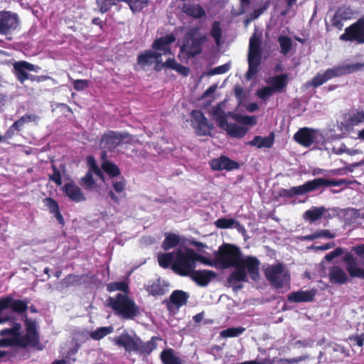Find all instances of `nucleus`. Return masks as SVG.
I'll list each match as a JSON object with an SVG mask.
<instances>
[{"mask_svg": "<svg viewBox=\"0 0 364 364\" xmlns=\"http://www.w3.org/2000/svg\"><path fill=\"white\" fill-rule=\"evenodd\" d=\"M259 260L253 256H247L239 264L233 266L235 270L227 278V282L232 287L234 291L243 288L240 282H247V273L252 280L257 282L259 278Z\"/></svg>", "mask_w": 364, "mask_h": 364, "instance_id": "1", "label": "nucleus"}, {"mask_svg": "<svg viewBox=\"0 0 364 364\" xmlns=\"http://www.w3.org/2000/svg\"><path fill=\"white\" fill-rule=\"evenodd\" d=\"M106 302L107 306L123 318L133 319L139 314V306L126 294L118 293L114 297L109 296Z\"/></svg>", "mask_w": 364, "mask_h": 364, "instance_id": "2", "label": "nucleus"}, {"mask_svg": "<svg viewBox=\"0 0 364 364\" xmlns=\"http://www.w3.org/2000/svg\"><path fill=\"white\" fill-rule=\"evenodd\" d=\"M240 249L230 243H223L215 252V267L222 269L232 267L244 261Z\"/></svg>", "mask_w": 364, "mask_h": 364, "instance_id": "3", "label": "nucleus"}, {"mask_svg": "<svg viewBox=\"0 0 364 364\" xmlns=\"http://www.w3.org/2000/svg\"><path fill=\"white\" fill-rule=\"evenodd\" d=\"M196 269L194 250L186 248L175 251V259L172 264V270L181 277H189Z\"/></svg>", "mask_w": 364, "mask_h": 364, "instance_id": "4", "label": "nucleus"}, {"mask_svg": "<svg viewBox=\"0 0 364 364\" xmlns=\"http://www.w3.org/2000/svg\"><path fill=\"white\" fill-rule=\"evenodd\" d=\"M25 326L26 333L22 335L21 331L18 333L16 338L18 348H38L41 349L40 346V335L38 331L37 323L36 321L30 319L26 315L23 317Z\"/></svg>", "mask_w": 364, "mask_h": 364, "instance_id": "5", "label": "nucleus"}, {"mask_svg": "<svg viewBox=\"0 0 364 364\" xmlns=\"http://www.w3.org/2000/svg\"><path fill=\"white\" fill-rule=\"evenodd\" d=\"M264 275L271 286L276 289L284 287L290 289V274L282 263L269 265L264 270Z\"/></svg>", "mask_w": 364, "mask_h": 364, "instance_id": "6", "label": "nucleus"}, {"mask_svg": "<svg viewBox=\"0 0 364 364\" xmlns=\"http://www.w3.org/2000/svg\"><path fill=\"white\" fill-rule=\"evenodd\" d=\"M261 38L254 33L250 38L248 48V70L246 73L247 79L252 78L258 71L262 60Z\"/></svg>", "mask_w": 364, "mask_h": 364, "instance_id": "7", "label": "nucleus"}, {"mask_svg": "<svg viewBox=\"0 0 364 364\" xmlns=\"http://www.w3.org/2000/svg\"><path fill=\"white\" fill-rule=\"evenodd\" d=\"M198 33V28H190L183 37V44L180 47V53L190 59L196 57L202 52L203 38H196Z\"/></svg>", "mask_w": 364, "mask_h": 364, "instance_id": "8", "label": "nucleus"}, {"mask_svg": "<svg viewBox=\"0 0 364 364\" xmlns=\"http://www.w3.org/2000/svg\"><path fill=\"white\" fill-rule=\"evenodd\" d=\"M132 136L127 132H118L108 130L101 137L100 146L108 151H113L121 143H130Z\"/></svg>", "mask_w": 364, "mask_h": 364, "instance_id": "9", "label": "nucleus"}, {"mask_svg": "<svg viewBox=\"0 0 364 364\" xmlns=\"http://www.w3.org/2000/svg\"><path fill=\"white\" fill-rule=\"evenodd\" d=\"M27 300L14 299L11 296L7 295L0 298V314L5 310L11 309L14 313L22 314L29 309L31 313H37L38 310L34 305L28 307Z\"/></svg>", "mask_w": 364, "mask_h": 364, "instance_id": "10", "label": "nucleus"}, {"mask_svg": "<svg viewBox=\"0 0 364 364\" xmlns=\"http://www.w3.org/2000/svg\"><path fill=\"white\" fill-rule=\"evenodd\" d=\"M339 39L342 41L364 44V15L355 23L346 27Z\"/></svg>", "mask_w": 364, "mask_h": 364, "instance_id": "11", "label": "nucleus"}, {"mask_svg": "<svg viewBox=\"0 0 364 364\" xmlns=\"http://www.w3.org/2000/svg\"><path fill=\"white\" fill-rule=\"evenodd\" d=\"M191 124L198 136H211V131L213 129V125L208 123V119L204 114L197 109L191 112Z\"/></svg>", "mask_w": 364, "mask_h": 364, "instance_id": "12", "label": "nucleus"}, {"mask_svg": "<svg viewBox=\"0 0 364 364\" xmlns=\"http://www.w3.org/2000/svg\"><path fill=\"white\" fill-rule=\"evenodd\" d=\"M19 18L16 13L11 11H0V34L9 35L18 26Z\"/></svg>", "mask_w": 364, "mask_h": 364, "instance_id": "13", "label": "nucleus"}, {"mask_svg": "<svg viewBox=\"0 0 364 364\" xmlns=\"http://www.w3.org/2000/svg\"><path fill=\"white\" fill-rule=\"evenodd\" d=\"M209 165L210 168L215 171H221L224 170L230 171L240 168V165L237 161L230 159L225 155H222L218 158L210 160Z\"/></svg>", "mask_w": 364, "mask_h": 364, "instance_id": "14", "label": "nucleus"}, {"mask_svg": "<svg viewBox=\"0 0 364 364\" xmlns=\"http://www.w3.org/2000/svg\"><path fill=\"white\" fill-rule=\"evenodd\" d=\"M317 131L309 128H300L294 135V139L300 145L304 147H310L314 142L316 138Z\"/></svg>", "mask_w": 364, "mask_h": 364, "instance_id": "15", "label": "nucleus"}, {"mask_svg": "<svg viewBox=\"0 0 364 364\" xmlns=\"http://www.w3.org/2000/svg\"><path fill=\"white\" fill-rule=\"evenodd\" d=\"M38 69H39L38 66L24 60L18 61L14 64L15 76L21 83L29 80L31 75L27 71L36 72Z\"/></svg>", "mask_w": 364, "mask_h": 364, "instance_id": "16", "label": "nucleus"}, {"mask_svg": "<svg viewBox=\"0 0 364 364\" xmlns=\"http://www.w3.org/2000/svg\"><path fill=\"white\" fill-rule=\"evenodd\" d=\"M218 276L217 273L213 270L200 269L195 270L189 276L198 286L206 287L208 284Z\"/></svg>", "mask_w": 364, "mask_h": 364, "instance_id": "17", "label": "nucleus"}, {"mask_svg": "<svg viewBox=\"0 0 364 364\" xmlns=\"http://www.w3.org/2000/svg\"><path fill=\"white\" fill-rule=\"evenodd\" d=\"M62 191L64 194L73 202L80 203L86 200V197L81 191L80 188L73 181L66 183L62 187Z\"/></svg>", "mask_w": 364, "mask_h": 364, "instance_id": "18", "label": "nucleus"}, {"mask_svg": "<svg viewBox=\"0 0 364 364\" xmlns=\"http://www.w3.org/2000/svg\"><path fill=\"white\" fill-rule=\"evenodd\" d=\"M343 261L346 264V270L352 278L364 279V269L358 267L356 259L351 253L347 252Z\"/></svg>", "mask_w": 364, "mask_h": 364, "instance_id": "19", "label": "nucleus"}, {"mask_svg": "<svg viewBox=\"0 0 364 364\" xmlns=\"http://www.w3.org/2000/svg\"><path fill=\"white\" fill-rule=\"evenodd\" d=\"M353 181H349L347 179H328L324 178H317L313 180H311V187L313 191H316L322 187H332V186H340L342 185H350L352 184Z\"/></svg>", "mask_w": 364, "mask_h": 364, "instance_id": "20", "label": "nucleus"}, {"mask_svg": "<svg viewBox=\"0 0 364 364\" xmlns=\"http://www.w3.org/2000/svg\"><path fill=\"white\" fill-rule=\"evenodd\" d=\"M176 41L173 34H168L156 38L152 43L151 48L155 50L163 52L164 55H172L171 45Z\"/></svg>", "mask_w": 364, "mask_h": 364, "instance_id": "21", "label": "nucleus"}, {"mask_svg": "<svg viewBox=\"0 0 364 364\" xmlns=\"http://www.w3.org/2000/svg\"><path fill=\"white\" fill-rule=\"evenodd\" d=\"M353 11L350 7L341 6L336 11L332 19V26L341 30L343 24V21L349 20L352 18Z\"/></svg>", "mask_w": 364, "mask_h": 364, "instance_id": "22", "label": "nucleus"}, {"mask_svg": "<svg viewBox=\"0 0 364 364\" xmlns=\"http://www.w3.org/2000/svg\"><path fill=\"white\" fill-rule=\"evenodd\" d=\"M311 181H308L303 185L291 187L289 189L282 188L279 191V196L282 198H291L296 196H303L312 192Z\"/></svg>", "mask_w": 364, "mask_h": 364, "instance_id": "23", "label": "nucleus"}, {"mask_svg": "<svg viewBox=\"0 0 364 364\" xmlns=\"http://www.w3.org/2000/svg\"><path fill=\"white\" fill-rule=\"evenodd\" d=\"M136 336L133 338L128 333L125 332L119 336L113 338V343L120 347L123 348L125 351L128 353L134 352L136 348Z\"/></svg>", "mask_w": 364, "mask_h": 364, "instance_id": "24", "label": "nucleus"}, {"mask_svg": "<svg viewBox=\"0 0 364 364\" xmlns=\"http://www.w3.org/2000/svg\"><path fill=\"white\" fill-rule=\"evenodd\" d=\"M159 338L153 336L147 342H144L139 337L136 336V348L134 353L143 355H149L157 347L156 341Z\"/></svg>", "mask_w": 364, "mask_h": 364, "instance_id": "25", "label": "nucleus"}, {"mask_svg": "<svg viewBox=\"0 0 364 364\" xmlns=\"http://www.w3.org/2000/svg\"><path fill=\"white\" fill-rule=\"evenodd\" d=\"M336 77H339V74L338 73L336 66H334L333 68H328L322 74H317L312 78L311 82H308V84L316 88L322 85L328 80Z\"/></svg>", "mask_w": 364, "mask_h": 364, "instance_id": "26", "label": "nucleus"}, {"mask_svg": "<svg viewBox=\"0 0 364 364\" xmlns=\"http://www.w3.org/2000/svg\"><path fill=\"white\" fill-rule=\"evenodd\" d=\"M336 77H339V74L338 73L336 66H334L333 68H328L322 74H317L312 78L311 82H308V84L316 88L322 85L328 80Z\"/></svg>", "mask_w": 364, "mask_h": 364, "instance_id": "27", "label": "nucleus"}, {"mask_svg": "<svg viewBox=\"0 0 364 364\" xmlns=\"http://www.w3.org/2000/svg\"><path fill=\"white\" fill-rule=\"evenodd\" d=\"M316 294V289L306 291L299 290L293 291L287 295V300L289 302L301 303L312 301Z\"/></svg>", "mask_w": 364, "mask_h": 364, "instance_id": "28", "label": "nucleus"}, {"mask_svg": "<svg viewBox=\"0 0 364 364\" xmlns=\"http://www.w3.org/2000/svg\"><path fill=\"white\" fill-rule=\"evenodd\" d=\"M329 281L331 284L343 285L348 282L349 278L346 272L339 266H333L329 269Z\"/></svg>", "mask_w": 364, "mask_h": 364, "instance_id": "29", "label": "nucleus"}, {"mask_svg": "<svg viewBox=\"0 0 364 364\" xmlns=\"http://www.w3.org/2000/svg\"><path fill=\"white\" fill-rule=\"evenodd\" d=\"M267 83L269 85L274 92H282L285 90L289 83L288 74L282 73L269 77L267 80Z\"/></svg>", "mask_w": 364, "mask_h": 364, "instance_id": "30", "label": "nucleus"}, {"mask_svg": "<svg viewBox=\"0 0 364 364\" xmlns=\"http://www.w3.org/2000/svg\"><path fill=\"white\" fill-rule=\"evenodd\" d=\"M220 124V129L225 131L227 134L232 137L242 138L247 132V128L236 124L228 123V120H225L224 119H222Z\"/></svg>", "mask_w": 364, "mask_h": 364, "instance_id": "31", "label": "nucleus"}, {"mask_svg": "<svg viewBox=\"0 0 364 364\" xmlns=\"http://www.w3.org/2000/svg\"><path fill=\"white\" fill-rule=\"evenodd\" d=\"M182 11L193 18H200L205 16L204 9L198 4L185 3Z\"/></svg>", "mask_w": 364, "mask_h": 364, "instance_id": "32", "label": "nucleus"}, {"mask_svg": "<svg viewBox=\"0 0 364 364\" xmlns=\"http://www.w3.org/2000/svg\"><path fill=\"white\" fill-rule=\"evenodd\" d=\"M88 274L77 275L74 274H68L63 280L62 284L69 288L70 287L80 286L81 284L87 283V279H89Z\"/></svg>", "mask_w": 364, "mask_h": 364, "instance_id": "33", "label": "nucleus"}, {"mask_svg": "<svg viewBox=\"0 0 364 364\" xmlns=\"http://www.w3.org/2000/svg\"><path fill=\"white\" fill-rule=\"evenodd\" d=\"M274 142V134L271 132L267 136H255L253 139L248 142V144L261 148H271Z\"/></svg>", "mask_w": 364, "mask_h": 364, "instance_id": "34", "label": "nucleus"}, {"mask_svg": "<svg viewBox=\"0 0 364 364\" xmlns=\"http://www.w3.org/2000/svg\"><path fill=\"white\" fill-rule=\"evenodd\" d=\"M188 297V294L183 290H174L169 297V301L179 308L187 304Z\"/></svg>", "mask_w": 364, "mask_h": 364, "instance_id": "35", "label": "nucleus"}, {"mask_svg": "<svg viewBox=\"0 0 364 364\" xmlns=\"http://www.w3.org/2000/svg\"><path fill=\"white\" fill-rule=\"evenodd\" d=\"M161 67L165 68H169L176 70L177 73L183 75V76H188L190 73L188 67L182 65L181 64L176 62L174 58H169L164 63H161Z\"/></svg>", "mask_w": 364, "mask_h": 364, "instance_id": "36", "label": "nucleus"}, {"mask_svg": "<svg viewBox=\"0 0 364 364\" xmlns=\"http://www.w3.org/2000/svg\"><path fill=\"white\" fill-rule=\"evenodd\" d=\"M163 364H185V361L176 356L172 348L165 349L160 354Z\"/></svg>", "mask_w": 364, "mask_h": 364, "instance_id": "37", "label": "nucleus"}, {"mask_svg": "<svg viewBox=\"0 0 364 364\" xmlns=\"http://www.w3.org/2000/svg\"><path fill=\"white\" fill-rule=\"evenodd\" d=\"M326 210V208L323 206L313 207L304 213V219L314 223L319 220Z\"/></svg>", "mask_w": 364, "mask_h": 364, "instance_id": "38", "label": "nucleus"}, {"mask_svg": "<svg viewBox=\"0 0 364 364\" xmlns=\"http://www.w3.org/2000/svg\"><path fill=\"white\" fill-rule=\"evenodd\" d=\"M146 290L150 295L154 296H162L166 293L165 287L162 284L160 278L157 279L156 281L153 282L150 285H149Z\"/></svg>", "mask_w": 364, "mask_h": 364, "instance_id": "39", "label": "nucleus"}, {"mask_svg": "<svg viewBox=\"0 0 364 364\" xmlns=\"http://www.w3.org/2000/svg\"><path fill=\"white\" fill-rule=\"evenodd\" d=\"M101 167L103 171L111 178L117 177L121 174V171L117 165L110 161H103Z\"/></svg>", "mask_w": 364, "mask_h": 364, "instance_id": "40", "label": "nucleus"}, {"mask_svg": "<svg viewBox=\"0 0 364 364\" xmlns=\"http://www.w3.org/2000/svg\"><path fill=\"white\" fill-rule=\"evenodd\" d=\"M180 242V237L174 233H166L162 242V248L168 250L177 246Z\"/></svg>", "mask_w": 364, "mask_h": 364, "instance_id": "41", "label": "nucleus"}, {"mask_svg": "<svg viewBox=\"0 0 364 364\" xmlns=\"http://www.w3.org/2000/svg\"><path fill=\"white\" fill-rule=\"evenodd\" d=\"M364 68V63H357L342 66H336L339 76L348 75Z\"/></svg>", "mask_w": 364, "mask_h": 364, "instance_id": "42", "label": "nucleus"}, {"mask_svg": "<svg viewBox=\"0 0 364 364\" xmlns=\"http://www.w3.org/2000/svg\"><path fill=\"white\" fill-rule=\"evenodd\" d=\"M175 259V252L160 253L158 255V262L161 267L166 269L172 264Z\"/></svg>", "mask_w": 364, "mask_h": 364, "instance_id": "43", "label": "nucleus"}, {"mask_svg": "<svg viewBox=\"0 0 364 364\" xmlns=\"http://www.w3.org/2000/svg\"><path fill=\"white\" fill-rule=\"evenodd\" d=\"M153 63H154V60L152 58L151 50H146L143 53L138 55L137 65L143 70H144L146 66L151 65Z\"/></svg>", "mask_w": 364, "mask_h": 364, "instance_id": "44", "label": "nucleus"}, {"mask_svg": "<svg viewBox=\"0 0 364 364\" xmlns=\"http://www.w3.org/2000/svg\"><path fill=\"white\" fill-rule=\"evenodd\" d=\"M215 225L217 228L220 229H228L232 228L235 225V228H239L241 227L240 223L233 218H221L218 219L215 222Z\"/></svg>", "mask_w": 364, "mask_h": 364, "instance_id": "45", "label": "nucleus"}, {"mask_svg": "<svg viewBox=\"0 0 364 364\" xmlns=\"http://www.w3.org/2000/svg\"><path fill=\"white\" fill-rule=\"evenodd\" d=\"M278 42L281 48L280 52L284 55H288L292 48V41L291 38L287 36L281 35L278 37Z\"/></svg>", "mask_w": 364, "mask_h": 364, "instance_id": "46", "label": "nucleus"}, {"mask_svg": "<svg viewBox=\"0 0 364 364\" xmlns=\"http://www.w3.org/2000/svg\"><path fill=\"white\" fill-rule=\"evenodd\" d=\"M127 3L133 13L140 12L146 7L150 0H121Z\"/></svg>", "mask_w": 364, "mask_h": 364, "instance_id": "47", "label": "nucleus"}, {"mask_svg": "<svg viewBox=\"0 0 364 364\" xmlns=\"http://www.w3.org/2000/svg\"><path fill=\"white\" fill-rule=\"evenodd\" d=\"M113 331L112 326L100 327L91 331L90 337L95 341H99Z\"/></svg>", "mask_w": 364, "mask_h": 364, "instance_id": "48", "label": "nucleus"}, {"mask_svg": "<svg viewBox=\"0 0 364 364\" xmlns=\"http://www.w3.org/2000/svg\"><path fill=\"white\" fill-rule=\"evenodd\" d=\"M210 34L215 40V43L220 45L223 37V30L219 21H215L213 22Z\"/></svg>", "mask_w": 364, "mask_h": 364, "instance_id": "49", "label": "nucleus"}, {"mask_svg": "<svg viewBox=\"0 0 364 364\" xmlns=\"http://www.w3.org/2000/svg\"><path fill=\"white\" fill-rule=\"evenodd\" d=\"M21 325L19 323H14L11 328H6L0 330V336H8V338H17Z\"/></svg>", "mask_w": 364, "mask_h": 364, "instance_id": "50", "label": "nucleus"}, {"mask_svg": "<svg viewBox=\"0 0 364 364\" xmlns=\"http://www.w3.org/2000/svg\"><path fill=\"white\" fill-rule=\"evenodd\" d=\"M245 331L242 326L228 328L220 332V336L223 338L237 337Z\"/></svg>", "mask_w": 364, "mask_h": 364, "instance_id": "51", "label": "nucleus"}, {"mask_svg": "<svg viewBox=\"0 0 364 364\" xmlns=\"http://www.w3.org/2000/svg\"><path fill=\"white\" fill-rule=\"evenodd\" d=\"M232 117L236 122L245 125H255L256 118L254 116L242 115L239 114H232Z\"/></svg>", "mask_w": 364, "mask_h": 364, "instance_id": "52", "label": "nucleus"}, {"mask_svg": "<svg viewBox=\"0 0 364 364\" xmlns=\"http://www.w3.org/2000/svg\"><path fill=\"white\" fill-rule=\"evenodd\" d=\"M122 2L121 0H97V4L102 13L108 11L112 6Z\"/></svg>", "mask_w": 364, "mask_h": 364, "instance_id": "53", "label": "nucleus"}, {"mask_svg": "<svg viewBox=\"0 0 364 364\" xmlns=\"http://www.w3.org/2000/svg\"><path fill=\"white\" fill-rule=\"evenodd\" d=\"M107 290L109 291H121L127 292L129 291V286L125 282H112L107 285Z\"/></svg>", "mask_w": 364, "mask_h": 364, "instance_id": "54", "label": "nucleus"}, {"mask_svg": "<svg viewBox=\"0 0 364 364\" xmlns=\"http://www.w3.org/2000/svg\"><path fill=\"white\" fill-rule=\"evenodd\" d=\"M45 205L49 210L50 214H54L60 210V206L58 202L50 197H47L43 200Z\"/></svg>", "mask_w": 364, "mask_h": 364, "instance_id": "55", "label": "nucleus"}, {"mask_svg": "<svg viewBox=\"0 0 364 364\" xmlns=\"http://www.w3.org/2000/svg\"><path fill=\"white\" fill-rule=\"evenodd\" d=\"M80 183L87 189L92 188L95 184L92 173L88 171L85 176L81 178Z\"/></svg>", "mask_w": 364, "mask_h": 364, "instance_id": "56", "label": "nucleus"}, {"mask_svg": "<svg viewBox=\"0 0 364 364\" xmlns=\"http://www.w3.org/2000/svg\"><path fill=\"white\" fill-rule=\"evenodd\" d=\"M127 181L124 176L119 177V180L112 181V187L117 193H122L126 188Z\"/></svg>", "mask_w": 364, "mask_h": 364, "instance_id": "57", "label": "nucleus"}, {"mask_svg": "<svg viewBox=\"0 0 364 364\" xmlns=\"http://www.w3.org/2000/svg\"><path fill=\"white\" fill-rule=\"evenodd\" d=\"M53 174L49 175V180L54 182L57 186L62 185V176L59 169L54 165H52Z\"/></svg>", "mask_w": 364, "mask_h": 364, "instance_id": "58", "label": "nucleus"}, {"mask_svg": "<svg viewBox=\"0 0 364 364\" xmlns=\"http://www.w3.org/2000/svg\"><path fill=\"white\" fill-rule=\"evenodd\" d=\"M364 122V112L358 111L353 113L348 119V122L351 125H357Z\"/></svg>", "mask_w": 364, "mask_h": 364, "instance_id": "59", "label": "nucleus"}, {"mask_svg": "<svg viewBox=\"0 0 364 364\" xmlns=\"http://www.w3.org/2000/svg\"><path fill=\"white\" fill-rule=\"evenodd\" d=\"M273 93H274V92L269 85L259 89L257 91V95L261 100H267L270 96L273 95Z\"/></svg>", "mask_w": 364, "mask_h": 364, "instance_id": "60", "label": "nucleus"}, {"mask_svg": "<svg viewBox=\"0 0 364 364\" xmlns=\"http://www.w3.org/2000/svg\"><path fill=\"white\" fill-rule=\"evenodd\" d=\"M87 164L91 170L98 176L102 177L103 173L100 168L98 167L95 158L92 156H88L87 158Z\"/></svg>", "mask_w": 364, "mask_h": 364, "instance_id": "61", "label": "nucleus"}, {"mask_svg": "<svg viewBox=\"0 0 364 364\" xmlns=\"http://www.w3.org/2000/svg\"><path fill=\"white\" fill-rule=\"evenodd\" d=\"M213 117L215 122L218 124V126L220 128V122L223 119L227 120V117L225 112L219 107H216L213 110Z\"/></svg>", "mask_w": 364, "mask_h": 364, "instance_id": "62", "label": "nucleus"}, {"mask_svg": "<svg viewBox=\"0 0 364 364\" xmlns=\"http://www.w3.org/2000/svg\"><path fill=\"white\" fill-rule=\"evenodd\" d=\"M0 347H18L16 338H3L0 339Z\"/></svg>", "mask_w": 364, "mask_h": 364, "instance_id": "63", "label": "nucleus"}, {"mask_svg": "<svg viewBox=\"0 0 364 364\" xmlns=\"http://www.w3.org/2000/svg\"><path fill=\"white\" fill-rule=\"evenodd\" d=\"M89 86L87 80H75L73 81V87L76 91H82Z\"/></svg>", "mask_w": 364, "mask_h": 364, "instance_id": "64", "label": "nucleus"}]
</instances>
